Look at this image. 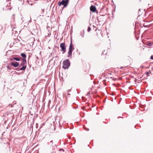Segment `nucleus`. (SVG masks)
Returning a JSON list of instances; mask_svg holds the SVG:
<instances>
[{"label":"nucleus","instance_id":"18","mask_svg":"<svg viewBox=\"0 0 153 153\" xmlns=\"http://www.w3.org/2000/svg\"><path fill=\"white\" fill-rule=\"evenodd\" d=\"M94 28H96L95 30L96 31L97 30V28L96 27H94Z\"/></svg>","mask_w":153,"mask_h":153},{"label":"nucleus","instance_id":"17","mask_svg":"<svg viewBox=\"0 0 153 153\" xmlns=\"http://www.w3.org/2000/svg\"><path fill=\"white\" fill-rule=\"evenodd\" d=\"M61 150H62L63 151H64V150L63 149H59V151H60Z\"/></svg>","mask_w":153,"mask_h":153},{"label":"nucleus","instance_id":"16","mask_svg":"<svg viewBox=\"0 0 153 153\" xmlns=\"http://www.w3.org/2000/svg\"><path fill=\"white\" fill-rule=\"evenodd\" d=\"M10 60L11 61H13V60H14L13 59V58H11V59H10Z\"/></svg>","mask_w":153,"mask_h":153},{"label":"nucleus","instance_id":"20","mask_svg":"<svg viewBox=\"0 0 153 153\" xmlns=\"http://www.w3.org/2000/svg\"><path fill=\"white\" fill-rule=\"evenodd\" d=\"M123 68V67H120V69H122V68Z\"/></svg>","mask_w":153,"mask_h":153},{"label":"nucleus","instance_id":"13","mask_svg":"<svg viewBox=\"0 0 153 153\" xmlns=\"http://www.w3.org/2000/svg\"><path fill=\"white\" fill-rule=\"evenodd\" d=\"M91 27H89L88 28V31L89 32L91 30Z\"/></svg>","mask_w":153,"mask_h":153},{"label":"nucleus","instance_id":"1","mask_svg":"<svg viewBox=\"0 0 153 153\" xmlns=\"http://www.w3.org/2000/svg\"><path fill=\"white\" fill-rule=\"evenodd\" d=\"M74 49V48L73 47L72 44V41H71L69 46V50L68 53V57L71 58V57L72 52L73 51Z\"/></svg>","mask_w":153,"mask_h":153},{"label":"nucleus","instance_id":"19","mask_svg":"<svg viewBox=\"0 0 153 153\" xmlns=\"http://www.w3.org/2000/svg\"><path fill=\"white\" fill-rule=\"evenodd\" d=\"M22 65H23V64H22V63H21L20 64V66H22Z\"/></svg>","mask_w":153,"mask_h":153},{"label":"nucleus","instance_id":"6","mask_svg":"<svg viewBox=\"0 0 153 153\" xmlns=\"http://www.w3.org/2000/svg\"><path fill=\"white\" fill-rule=\"evenodd\" d=\"M90 10L91 11L93 12H95L96 10V8L95 6L92 5L90 8Z\"/></svg>","mask_w":153,"mask_h":153},{"label":"nucleus","instance_id":"21","mask_svg":"<svg viewBox=\"0 0 153 153\" xmlns=\"http://www.w3.org/2000/svg\"><path fill=\"white\" fill-rule=\"evenodd\" d=\"M16 153H21V152H19V153H18V152H16Z\"/></svg>","mask_w":153,"mask_h":153},{"label":"nucleus","instance_id":"9","mask_svg":"<svg viewBox=\"0 0 153 153\" xmlns=\"http://www.w3.org/2000/svg\"><path fill=\"white\" fill-rule=\"evenodd\" d=\"M26 67V65H23V67L20 68V70H25Z\"/></svg>","mask_w":153,"mask_h":153},{"label":"nucleus","instance_id":"15","mask_svg":"<svg viewBox=\"0 0 153 153\" xmlns=\"http://www.w3.org/2000/svg\"><path fill=\"white\" fill-rule=\"evenodd\" d=\"M7 69H9V70H10L11 69L10 68L9 66H8L7 67Z\"/></svg>","mask_w":153,"mask_h":153},{"label":"nucleus","instance_id":"25","mask_svg":"<svg viewBox=\"0 0 153 153\" xmlns=\"http://www.w3.org/2000/svg\"><path fill=\"white\" fill-rule=\"evenodd\" d=\"M37 128V126H36V128Z\"/></svg>","mask_w":153,"mask_h":153},{"label":"nucleus","instance_id":"7","mask_svg":"<svg viewBox=\"0 0 153 153\" xmlns=\"http://www.w3.org/2000/svg\"><path fill=\"white\" fill-rule=\"evenodd\" d=\"M22 63L23 65H25V64H26V61L25 58H23L22 59Z\"/></svg>","mask_w":153,"mask_h":153},{"label":"nucleus","instance_id":"23","mask_svg":"<svg viewBox=\"0 0 153 153\" xmlns=\"http://www.w3.org/2000/svg\"><path fill=\"white\" fill-rule=\"evenodd\" d=\"M151 68H152H152H153V67H152H152H151Z\"/></svg>","mask_w":153,"mask_h":153},{"label":"nucleus","instance_id":"14","mask_svg":"<svg viewBox=\"0 0 153 153\" xmlns=\"http://www.w3.org/2000/svg\"><path fill=\"white\" fill-rule=\"evenodd\" d=\"M151 59H153V55H152L150 57Z\"/></svg>","mask_w":153,"mask_h":153},{"label":"nucleus","instance_id":"11","mask_svg":"<svg viewBox=\"0 0 153 153\" xmlns=\"http://www.w3.org/2000/svg\"><path fill=\"white\" fill-rule=\"evenodd\" d=\"M21 55L22 57H23V58H25H25L26 57V55H25V53H21Z\"/></svg>","mask_w":153,"mask_h":153},{"label":"nucleus","instance_id":"4","mask_svg":"<svg viewBox=\"0 0 153 153\" xmlns=\"http://www.w3.org/2000/svg\"><path fill=\"white\" fill-rule=\"evenodd\" d=\"M60 47L62 49V51H63L62 53H64L66 51V47L64 43H62L60 44Z\"/></svg>","mask_w":153,"mask_h":153},{"label":"nucleus","instance_id":"22","mask_svg":"<svg viewBox=\"0 0 153 153\" xmlns=\"http://www.w3.org/2000/svg\"><path fill=\"white\" fill-rule=\"evenodd\" d=\"M53 141V140L51 141V142H52Z\"/></svg>","mask_w":153,"mask_h":153},{"label":"nucleus","instance_id":"5","mask_svg":"<svg viewBox=\"0 0 153 153\" xmlns=\"http://www.w3.org/2000/svg\"><path fill=\"white\" fill-rule=\"evenodd\" d=\"M11 65L14 67H16L19 66V63L16 62H12L10 63Z\"/></svg>","mask_w":153,"mask_h":153},{"label":"nucleus","instance_id":"10","mask_svg":"<svg viewBox=\"0 0 153 153\" xmlns=\"http://www.w3.org/2000/svg\"><path fill=\"white\" fill-rule=\"evenodd\" d=\"M13 59L16 61H19L20 60V59L17 57H14L13 58Z\"/></svg>","mask_w":153,"mask_h":153},{"label":"nucleus","instance_id":"3","mask_svg":"<svg viewBox=\"0 0 153 153\" xmlns=\"http://www.w3.org/2000/svg\"><path fill=\"white\" fill-rule=\"evenodd\" d=\"M69 0H62L61 1H59L58 5L59 7L61 5L64 6V7H66L68 3Z\"/></svg>","mask_w":153,"mask_h":153},{"label":"nucleus","instance_id":"24","mask_svg":"<svg viewBox=\"0 0 153 153\" xmlns=\"http://www.w3.org/2000/svg\"><path fill=\"white\" fill-rule=\"evenodd\" d=\"M87 130V131H88L89 130V129H88V130Z\"/></svg>","mask_w":153,"mask_h":153},{"label":"nucleus","instance_id":"12","mask_svg":"<svg viewBox=\"0 0 153 153\" xmlns=\"http://www.w3.org/2000/svg\"><path fill=\"white\" fill-rule=\"evenodd\" d=\"M152 45V43L151 42H149L147 43V45L149 46H151Z\"/></svg>","mask_w":153,"mask_h":153},{"label":"nucleus","instance_id":"8","mask_svg":"<svg viewBox=\"0 0 153 153\" xmlns=\"http://www.w3.org/2000/svg\"><path fill=\"white\" fill-rule=\"evenodd\" d=\"M80 35L83 38L84 36V30H82L80 32Z\"/></svg>","mask_w":153,"mask_h":153},{"label":"nucleus","instance_id":"2","mask_svg":"<svg viewBox=\"0 0 153 153\" xmlns=\"http://www.w3.org/2000/svg\"><path fill=\"white\" fill-rule=\"evenodd\" d=\"M62 68L64 69H68L70 65V62L68 59L65 60L63 62Z\"/></svg>","mask_w":153,"mask_h":153}]
</instances>
